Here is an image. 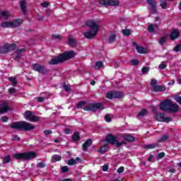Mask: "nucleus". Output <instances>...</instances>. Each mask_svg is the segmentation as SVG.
I'll use <instances>...</instances> for the list:
<instances>
[{"instance_id":"nucleus-1","label":"nucleus","mask_w":181,"mask_h":181,"mask_svg":"<svg viewBox=\"0 0 181 181\" xmlns=\"http://www.w3.org/2000/svg\"><path fill=\"white\" fill-rule=\"evenodd\" d=\"M86 25L89 28L90 30L84 33V37H86V39H93V37H95L100 29V24L94 20H89L86 21Z\"/></svg>"},{"instance_id":"nucleus-2","label":"nucleus","mask_w":181,"mask_h":181,"mask_svg":"<svg viewBox=\"0 0 181 181\" xmlns=\"http://www.w3.org/2000/svg\"><path fill=\"white\" fill-rule=\"evenodd\" d=\"M74 56H76V52H74V51L64 52L63 54H59L58 57H55L52 58L48 62V64H50V65L59 64L60 63H63V62H66V60H69V59H73Z\"/></svg>"},{"instance_id":"nucleus-3","label":"nucleus","mask_w":181,"mask_h":181,"mask_svg":"<svg viewBox=\"0 0 181 181\" xmlns=\"http://www.w3.org/2000/svg\"><path fill=\"white\" fill-rule=\"evenodd\" d=\"M13 129H23V131H30L35 129V126L28 122H16L11 125Z\"/></svg>"},{"instance_id":"nucleus-4","label":"nucleus","mask_w":181,"mask_h":181,"mask_svg":"<svg viewBox=\"0 0 181 181\" xmlns=\"http://www.w3.org/2000/svg\"><path fill=\"white\" fill-rule=\"evenodd\" d=\"M22 19L21 18H16L13 20V21H4L2 22L0 25L1 28H18V26H21L22 25Z\"/></svg>"},{"instance_id":"nucleus-5","label":"nucleus","mask_w":181,"mask_h":181,"mask_svg":"<svg viewBox=\"0 0 181 181\" xmlns=\"http://www.w3.org/2000/svg\"><path fill=\"white\" fill-rule=\"evenodd\" d=\"M37 155L36 153L33 151H30L28 153H21L14 154V158L18 160L22 159L23 160H29V159H35Z\"/></svg>"},{"instance_id":"nucleus-6","label":"nucleus","mask_w":181,"mask_h":181,"mask_svg":"<svg viewBox=\"0 0 181 181\" xmlns=\"http://www.w3.org/2000/svg\"><path fill=\"white\" fill-rule=\"evenodd\" d=\"M16 49V45L13 44H6L2 48L0 49V53L1 54H5V53H8V52H13Z\"/></svg>"},{"instance_id":"nucleus-7","label":"nucleus","mask_w":181,"mask_h":181,"mask_svg":"<svg viewBox=\"0 0 181 181\" xmlns=\"http://www.w3.org/2000/svg\"><path fill=\"white\" fill-rule=\"evenodd\" d=\"M155 119L160 122H172V117H165V113H156Z\"/></svg>"},{"instance_id":"nucleus-8","label":"nucleus","mask_w":181,"mask_h":181,"mask_svg":"<svg viewBox=\"0 0 181 181\" xmlns=\"http://www.w3.org/2000/svg\"><path fill=\"white\" fill-rule=\"evenodd\" d=\"M24 117L25 119H28V121H30V122H37V121H39V117H36L30 111L25 112L24 113Z\"/></svg>"},{"instance_id":"nucleus-9","label":"nucleus","mask_w":181,"mask_h":181,"mask_svg":"<svg viewBox=\"0 0 181 181\" xmlns=\"http://www.w3.org/2000/svg\"><path fill=\"white\" fill-rule=\"evenodd\" d=\"M32 67L35 71H38V73H42V74H46L47 72V69H46L45 66L40 65L39 64H33Z\"/></svg>"},{"instance_id":"nucleus-10","label":"nucleus","mask_w":181,"mask_h":181,"mask_svg":"<svg viewBox=\"0 0 181 181\" xmlns=\"http://www.w3.org/2000/svg\"><path fill=\"white\" fill-rule=\"evenodd\" d=\"M118 139V136H115L112 134H107L106 136V141L103 140V142H106V144H111L112 145H115L117 144V141Z\"/></svg>"},{"instance_id":"nucleus-11","label":"nucleus","mask_w":181,"mask_h":181,"mask_svg":"<svg viewBox=\"0 0 181 181\" xmlns=\"http://www.w3.org/2000/svg\"><path fill=\"white\" fill-rule=\"evenodd\" d=\"M171 103L172 100H163L160 104V110H161L162 111H169Z\"/></svg>"},{"instance_id":"nucleus-12","label":"nucleus","mask_w":181,"mask_h":181,"mask_svg":"<svg viewBox=\"0 0 181 181\" xmlns=\"http://www.w3.org/2000/svg\"><path fill=\"white\" fill-rule=\"evenodd\" d=\"M148 31L150 33H159V25L149 24L148 27Z\"/></svg>"},{"instance_id":"nucleus-13","label":"nucleus","mask_w":181,"mask_h":181,"mask_svg":"<svg viewBox=\"0 0 181 181\" xmlns=\"http://www.w3.org/2000/svg\"><path fill=\"white\" fill-rule=\"evenodd\" d=\"M147 1V4L149 5V6H151V13L155 14L156 13V0H146Z\"/></svg>"},{"instance_id":"nucleus-14","label":"nucleus","mask_w":181,"mask_h":181,"mask_svg":"<svg viewBox=\"0 0 181 181\" xmlns=\"http://www.w3.org/2000/svg\"><path fill=\"white\" fill-rule=\"evenodd\" d=\"M179 111V105L176 103H173V102L171 101V103L170 105V107L168 109V112H177Z\"/></svg>"},{"instance_id":"nucleus-15","label":"nucleus","mask_w":181,"mask_h":181,"mask_svg":"<svg viewBox=\"0 0 181 181\" xmlns=\"http://www.w3.org/2000/svg\"><path fill=\"white\" fill-rule=\"evenodd\" d=\"M180 35V32H179V30H174L170 34V37L171 40H175L177 39V37H179Z\"/></svg>"},{"instance_id":"nucleus-16","label":"nucleus","mask_w":181,"mask_h":181,"mask_svg":"<svg viewBox=\"0 0 181 181\" xmlns=\"http://www.w3.org/2000/svg\"><path fill=\"white\" fill-rule=\"evenodd\" d=\"M8 110L9 107H8V103L6 102H4L0 105V114H5V112H6Z\"/></svg>"},{"instance_id":"nucleus-17","label":"nucleus","mask_w":181,"mask_h":181,"mask_svg":"<svg viewBox=\"0 0 181 181\" xmlns=\"http://www.w3.org/2000/svg\"><path fill=\"white\" fill-rule=\"evenodd\" d=\"M22 52H25V49H18L13 54L15 60H19L22 57Z\"/></svg>"},{"instance_id":"nucleus-18","label":"nucleus","mask_w":181,"mask_h":181,"mask_svg":"<svg viewBox=\"0 0 181 181\" xmlns=\"http://www.w3.org/2000/svg\"><path fill=\"white\" fill-rule=\"evenodd\" d=\"M93 144V141L91 139H88L85 144H83V150L84 151V152H87V149L88 148H89V146H91Z\"/></svg>"},{"instance_id":"nucleus-19","label":"nucleus","mask_w":181,"mask_h":181,"mask_svg":"<svg viewBox=\"0 0 181 181\" xmlns=\"http://www.w3.org/2000/svg\"><path fill=\"white\" fill-rule=\"evenodd\" d=\"M123 139L127 142H134V141H135V137L129 134H126L123 136Z\"/></svg>"},{"instance_id":"nucleus-20","label":"nucleus","mask_w":181,"mask_h":181,"mask_svg":"<svg viewBox=\"0 0 181 181\" xmlns=\"http://www.w3.org/2000/svg\"><path fill=\"white\" fill-rule=\"evenodd\" d=\"M166 87L163 86H155L153 88V91H165Z\"/></svg>"},{"instance_id":"nucleus-21","label":"nucleus","mask_w":181,"mask_h":181,"mask_svg":"<svg viewBox=\"0 0 181 181\" xmlns=\"http://www.w3.org/2000/svg\"><path fill=\"white\" fill-rule=\"evenodd\" d=\"M20 6L21 8V11L23 12V13H26V1L25 0H22L20 2Z\"/></svg>"},{"instance_id":"nucleus-22","label":"nucleus","mask_w":181,"mask_h":181,"mask_svg":"<svg viewBox=\"0 0 181 181\" xmlns=\"http://www.w3.org/2000/svg\"><path fill=\"white\" fill-rule=\"evenodd\" d=\"M119 1L118 0H108V6H118Z\"/></svg>"},{"instance_id":"nucleus-23","label":"nucleus","mask_w":181,"mask_h":181,"mask_svg":"<svg viewBox=\"0 0 181 181\" xmlns=\"http://www.w3.org/2000/svg\"><path fill=\"white\" fill-rule=\"evenodd\" d=\"M158 146V144H146L144 146V149H155Z\"/></svg>"},{"instance_id":"nucleus-24","label":"nucleus","mask_w":181,"mask_h":181,"mask_svg":"<svg viewBox=\"0 0 181 181\" xmlns=\"http://www.w3.org/2000/svg\"><path fill=\"white\" fill-rule=\"evenodd\" d=\"M68 43L69 46H76V40H74L71 35H69L68 38Z\"/></svg>"},{"instance_id":"nucleus-25","label":"nucleus","mask_w":181,"mask_h":181,"mask_svg":"<svg viewBox=\"0 0 181 181\" xmlns=\"http://www.w3.org/2000/svg\"><path fill=\"white\" fill-rule=\"evenodd\" d=\"M71 139H72L73 142H77V141H78L80 139V134H78V132H75L72 135Z\"/></svg>"},{"instance_id":"nucleus-26","label":"nucleus","mask_w":181,"mask_h":181,"mask_svg":"<svg viewBox=\"0 0 181 181\" xmlns=\"http://www.w3.org/2000/svg\"><path fill=\"white\" fill-rule=\"evenodd\" d=\"M0 18H4V19H8V18H9V13L6 11H0Z\"/></svg>"},{"instance_id":"nucleus-27","label":"nucleus","mask_w":181,"mask_h":181,"mask_svg":"<svg viewBox=\"0 0 181 181\" xmlns=\"http://www.w3.org/2000/svg\"><path fill=\"white\" fill-rule=\"evenodd\" d=\"M80 160V158L77 157L76 159H71L68 161V164L70 166H73V165H77V161Z\"/></svg>"},{"instance_id":"nucleus-28","label":"nucleus","mask_w":181,"mask_h":181,"mask_svg":"<svg viewBox=\"0 0 181 181\" xmlns=\"http://www.w3.org/2000/svg\"><path fill=\"white\" fill-rule=\"evenodd\" d=\"M59 160H62V156L55 154L52 156V162H59Z\"/></svg>"},{"instance_id":"nucleus-29","label":"nucleus","mask_w":181,"mask_h":181,"mask_svg":"<svg viewBox=\"0 0 181 181\" xmlns=\"http://www.w3.org/2000/svg\"><path fill=\"white\" fill-rule=\"evenodd\" d=\"M136 49L138 53H141V54L146 53V49L144 48L143 47H139L136 45Z\"/></svg>"},{"instance_id":"nucleus-30","label":"nucleus","mask_w":181,"mask_h":181,"mask_svg":"<svg viewBox=\"0 0 181 181\" xmlns=\"http://www.w3.org/2000/svg\"><path fill=\"white\" fill-rule=\"evenodd\" d=\"M107 98L109 100H112V98H115V91H110L106 95Z\"/></svg>"},{"instance_id":"nucleus-31","label":"nucleus","mask_w":181,"mask_h":181,"mask_svg":"<svg viewBox=\"0 0 181 181\" xmlns=\"http://www.w3.org/2000/svg\"><path fill=\"white\" fill-rule=\"evenodd\" d=\"M84 111H94L95 110V107L94 105H89V106H85L83 107Z\"/></svg>"},{"instance_id":"nucleus-32","label":"nucleus","mask_w":181,"mask_h":181,"mask_svg":"<svg viewBox=\"0 0 181 181\" xmlns=\"http://www.w3.org/2000/svg\"><path fill=\"white\" fill-rule=\"evenodd\" d=\"M166 40H167L166 37H161L158 40V43H159V45H160L161 46H163V45H165V43H166Z\"/></svg>"},{"instance_id":"nucleus-33","label":"nucleus","mask_w":181,"mask_h":181,"mask_svg":"<svg viewBox=\"0 0 181 181\" xmlns=\"http://www.w3.org/2000/svg\"><path fill=\"white\" fill-rule=\"evenodd\" d=\"M87 104V102L86 101H80L77 105L78 110H81L83 107H84Z\"/></svg>"},{"instance_id":"nucleus-34","label":"nucleus","mask_w":181,"mask_h":181,"mask_svg":"<svg viewBox=\"0 0 181 181\" xmlns=\"http://www.w3.org/2000/svg\"><path fill=\"white\" fill-rule=\"evenodd\" d=\"M124 93L122 92L115 91V98H122Z\"/></svg>"},{"instance_id":"nucleus-35","label":"nucleus","mask_w":181,"mask_h":181,"mask_svg":"<svg viewBox=\"0 0 181 181\" xmlns=\"http://www.w3.org/2000/svg\"><path fill=\"white\" fill-rule=\"evenodd\" d=\"M107 145H108L107 143L105 144L99 150V152L100 153H105V152H107Z\"/></svg>"},{"instance_id":"nucleus-36","label":"nucleus","mask_w":181,"mask_h":181,"mask_svg":"<svg viewBox=\"0 0 181 181\" xmlns=\"http://www.w3.org/2000/svg\"><path fill=\"white\" fill-rule=\"evenodd\" d=\"M115 37H117L115 34L110 35L109 37V43H114V42H115Z\"/></svg>"},{"instance_id":"nucleus-37","label":"nucleus","mask_w":181,"mask_h":181,"mask_svg":"<svg viewBox=\"0 0 181 181\" xmlns=\"http://www.w3.org/2000/svg\"><path fill=\"white\" fill-rule=\"evenodd\" d=\"M102 66H103V62H96V64L95 65V69H96V70H100V68Z\"/></svg>"},{"instance_id":"nucleus-38","label":"nucleus","mask_w":181,"mask_h":181,"mask_svg":"<svg viewBox=\"0 0 181 181\" xmlns=\"http://www.w3.org/2000/svg\"><path fill=\"white\" fill-rule=\"evenodd\" d=\"M144 115H146V110L144 109L142 110L138 115V118H139V117H144Z\"/></svg>"},{"instance_id":"nucleus-39","label":"nucleus","mask_w":181,"mask_h":181,"mask_svg":"<svg viewBox=\"0 0 181 181\" xmlns=\"http://www.w3.org/2000/svg\"><path fill=\"white\" fill-rule=\"evenodd\" d=\"M124 144H125V142L124 141H118V139L117 140H116V143L115 144V145H116V148H119L120 146H122V145H124Z\"/></svg>"},{"instance_id":"nucleus-40","label":"nucleus","mask_w":181,"mask_h":181,"mask_svg":"<svg viewBox=\"0 0 181 181\" xmlns=\"http://www.w3.org/2000/svg\"><path fill=\"white\" fill-rule=\"evenodd\" d=\"M8 80L12 83L13 87L18 84V81H16V78H9Z\"/></svg>"},{"instance_id":"nucleus-41","label":"nucleus","mask_w":181,"mask_h":181,"mask_svg":"<svg viewBox=\"0 0 181 181\" xmlns=\"http://www.w3.org/2000/svg\"><path fill=\"white\" fill-rule=\"evenodd\" d=\"M108 0H99L100 5H106L108 6Z\"/></svg>"},{"instance_id":"nucleus-42","label":"nucleus","mask_w":181,"mask_h":181,"mask_svg":"<svg viewBox=\"0 0 181 181\" xmlns=\"http://www.w3.org/2000/svg\"><path fill=\"white\" fill-rule=\"evenodd\" d=\"M9 162H11V156H8L4 158V160H3V163H9Z\"/></svg>"},{"instance_id":"nucleus-43","label":"nucleus","mask_w":181,"mask_h":181,"mask_svg":"<svg viewBox=\"0 0 181 181\" xmlns=\"http://www.w3.org/2000/svg\"><path fill=\"white\" fill-rule=\"evenodd\" d=\"M93 105L95 106V109L103 110V105L101 103H94Z\"/></svg>"},{"instance_id":"nucleus-44","label":"nucleus","mask_w":181,"mask_h":181,"mask_svg":"<svg viewBox=\"0 0 181 181\" xmlns=\"http://www.w3.org/2000/svg\"><path fill=\"white\" fill-rule=\"evenodd\" d=\"M122 33L125 36H129V35H131V31L129 30L126 29L122 30Z\"/></svg>"},{"instance_id":"nucleus-45","label":"nucleus","mask_w":181,"mask_h":181,"mask_svg":"<svg viewBox=\"0 0 181 181\" xmlns=\"http://www.w3.org/2000/svg\"><path fill=\"white\" fill-rule=\"evenodd\" d=\"M131 64H132V66H136V65L139 64V61L138 59H134V60L131 61Z\"/></svg>"},{"instance_id":"nucleus-46","label":"nucleus","mask_w":181,"mask_h":181,"mask_svg":"<svg viewBox=\"0 0 181 181\" xmlns=\"http://www.w3.org/2000/svg\"><path fill=\"white\" fill-rule=\"evenodd\" d=\"M160 6H161V8L163 9H165V8H166V1H165L163 0H160Z\"/></svg>"},{"instance_id":"nucleus-47","label":"nucleus","mask_w":181,"mask_h":181,"mask_svg":"<svg viewBox=\"0 0 181 181\" xmlns=\"http://www.w3.org/2000/svg\"><path fill=\"white\" fill-rule=\"evenodd\" d=\"M62 173H67L69 172V168L67 166H64L62 168Z\"/></svg>"},{"instance_id":"nucleus-48","label":"nucleus","mask_w":181,"mask_h":181,"mask_svg":"<svg viewBox=\"0 0 181 181\" xmlns=\"http://www.w3.org/2000/svg\"><path fill=\"white\" fill-rule=\"evenodd\" d=\"M49 5H50V4L47 1H44L43 3L41 4V6H42V8H47Z\"/></svg>"},{"instance_id":"nucleus-49","label":"nucleus","mask_w":181,"mask_h":181,"mask_svg":"<svg viewBox=\"0 0 181 181\" xmlns=\"http://www.w3.org/2000/svg\"><path fill=\"white\" fill-rule=\"evenodd\" d=\"M165 62H162L160 65H159V69H160L161 70H165V69H166L167 65L163 64Z\"/></svg>"},{"instance_id":"nucleus-50","label":"nucleus","mask_w":181,"mask_h":181,"mask_svg":"<svg viewBox=\"0 0 181 181\" xmlns=\"http://www.w3.org/2000/svg\"><path fill=\"white\" fill-rule=\"evenodd\" d=\"M46 166V164L45 163V162H40L37 163V167L38 168H45Z\"/></svg>"},{"instance_id":"nucleus-51","label":"nucleus","mask_w":181,"mask_h":181,"mask_svg":"<svg viewBox=\"0 0 181 181\" xmlns=\"http://www.w3.org/2000/svg\"><path fill=\"white\" fill-rule=\"evenodd\" d=\"M46 98H47V97H45V98H43V97H38L37 98V100L38 103H43V101H45V100H46Z\"/></svg>"},{"instance_id":"nucleus-52","label":"nucleus","mask_w":181,"mask_h":181,"mask_svg":"<svg viewBox=\"0 0 181 181\" xmlns=\"http://www.w3.org/2000/svg\"><path fill=\"white\" fill-rule=\"evenodd\" d=\"M174 50H175V52H180V50H181V45L180 44H179V45H177L175 48H174Z\"/></svg>"},{"instance_id":"nucleus-53","label":"nucleus","mask_w":181,"mask_h":181,"mask_svg":"<svg viewBox=\"0 0 181 181\" xmlns=\"http://www.w3.org/2000/svg\"><path fill=\"white\" fill-rule=\"evenodd\" d=\"M105 120L106 121V122H111V117H110L109 115H106L105 116Z\"/></svg>"},{"instance_id":"nucleus-54","label":"nucleus","mask_w":181,"mask_h":181,"mask_svg":"<svg viewBox=\"0 0 181 181\" xmlns=\"http://www.w3.org/2000/svg\"><path fill=\"white\" fill-rule=\"evenodd\" d=\"M168 139H169V136L163 135L161 136L160 141H168Z\"/></svg>"},{"instance_id":"nucleus-55","label":"nucleus","mask_w":181,"mask_h":181,"mask_svg":"<svg viewBox=\"0 0 181 181\" xmlns=\"http://www.w3.org/2000/svg\"><path fill=\"white\" fill-rule=\"evenodd\" d=\"M8 93H10V94H13L14 93H16V89L15 88H10L8 89Z\"/></svg>"},{"instance_id":"nucleus-56","label":"nucleus","mask_w":181,"mask_h":181,"mask_svg":"<svg viewBox=\"0 0 181 181\" xmlns=\"http://www.w3.org/2000/svg\"><path fill=\"white\" fill-rule=\"evenodd\" d=\"M149 71V67L144 66L142 69V73H148Z\"/></svg>"},{"instance_id":"nucleus-57","label":"nucleus","mask_w":181,"mask_h":181,"mask_svg":"<svg viewBox=\"0 0 181 181\" xmlns=\"http://www.w3.org/2000/svg\"><path fill=\"white\" fill-rule=\"evenodd\" d=\"M1 120L2 121V122H8V117L4 116V117H1Z\"/></svg>"},{"instance_id":"nucleus-58","label":"nucleus","mask_w":181,"mask_h":181,"mask_svg":"<svg viewBox=\"0 0 181 181\" xmlns=\"http://www.w3.org/2000/svg\"><path fill=\"white\" fill-rule=\"evenodd\" d=\"M63 87H64L65 91H67V92L70 91V87H69L66 84H64Z\"/></svg>"},{"instance_id":"nucleus-59","label":"nucleus","mask_w":181,"mask_h":181,"mask_svg":"<svg viewBox=\"0 0 181 181\" xmlns=\"http://www.w3.org/2000/svg\"><path fill=\"white\" fill-rule=\"evenodd\" d=\"M175 101H177V103H178L179 104H181V97L180 96H177L175 98Z\"/></svg>"},{"instance_id":"nucleus-60","label":"nucleus","mask_w":181,"mask_h":181,"mask_svg":"<svg viewBox=\"0 0 181 181\" xmlns=\"http://www.w3.org/2000/svg\"><path fill=\"white\" fill-rule=\"evenodd\" d=\"M156 83H158V81L156 79H152L151 82V86H156Z\"/></svg>"},{"instance_id":"nucleus-61","label":"nucleus","mask_w":181,"mask_h":181,"mask_svg":"<svg viewBox=\"0 0 181 181\" xmlns=\"http://www.w3.org/2000/svg\"><path fill=\"white\" fill-rule=\"evenodd\" d=\"M52 130H45L44 131L45 135H50L52 134Z\"/></svg>"},{"instance_id":"nucleus-62","label":"nucleus","mask_w":181,"mask_h":181,"mask_svg":"<svg viewBox=\"0 0 181 181\" xmlns=\"http://www.w3.org/2000/svg\"><path fill=\"white\" fill-rule=\"evenodd\" d=\"M14 141H21V137H19L18 135L13 136Z\"/></svg>"},{"instance_id":"nucleus-63","label":"nucleus","mask_w":181,"mask_h":181,"mask_svg":"<svg viewBox=\"0 0 181 181\" xmlns=\"http://www.w3.org/2000/svg\"><path fill=\"white\" fill-rule=\"evenodd\" d=\"M122 172H124V167H120L118 168L117 173H122Z\"/></svg>"},{"instance_id":"nucleus-64","label":"nucleus","mask_w":181,"mask_h":181,"mask_svg":"<svg viewBox=\"0 0 181 181\" xmlns=\"http://www.w3.org/2000/svg\"><path fill=\"white\" fill-rule=\"evenodd\" d=\"M158 158H165V153L161 152V153H158Z\"/></svg>"}]
</instances>
